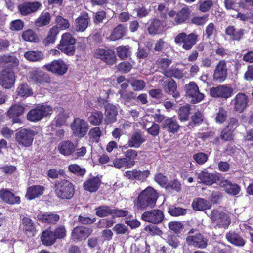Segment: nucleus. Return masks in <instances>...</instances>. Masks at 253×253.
<instances>
[{
	"instance_id": "obj_1",
	"label": "nucleus",
	"mask_w": 253,
	"mask_h": 253,
	"mask_svg": "<svg viewBox=\"0 0 253 253\" xmlns=\"http://www.w3.org/2000/svg\"><path fill=\"white\" fill-rule=\"evenodd\" d=\"M158 199L156 191L151 187H148L138 195L135 205L138 210H145L155 206Z\"/></svg>"
},
{
	"instance_id": "obj_2",
	"label": "nucleus",
	"mask_w": 253,
	"mask_h": 253,
	"mask_svg": "<svg viewBox=\"0 0 253 253\" xmlns=\"http://www.w3.org/2000/svg\"><path fill=\"white\" fill-rule=\"evenodd\" d=\"M54 190L57 197L61 199H70L75 193L74 185L65 179L56 180L55 182Z\"/></svg>"
},
{
	"instance_id": "obj_3",
	"label": "nucleus",
	"mask_w": 253,
	"mask_h": 253,
	"mask_svg": "<svg viewBox=\"0 0 253 253\" xmlns=\"http://www.w3.org/2000/svg\"><path fill=\"white\" fill-rule=\"evenodd\" d=\"M214 228L227 229L231 223V219L229 216L225 212L214 209L207 213Z\"/></svg>"
},
{
	"instance_id": "obj_4",
	"label": "nucleus",
	"mask_w": 253,
	"mask_h": 253,
	"mask_svg": "<svg viewBox=\"0 0 253 253\" xmlns=\"http://www.w3.org/2000/svg\"><path fill=\"white\" fill-rule=\"evenodd\" d=\"M52 107L48 105H39L30 110L27 114L28 120L36 122L52 114Z\"/></svg>"
},
{
	"instance_id": "obj_5",
	"label": "nucleus",
	"mask_w": 253,
	"mask_h": 253,
	"mask_svg": "<svg viewBox=\"0 0 253 253\" xmlns=\"http://www.w3.org/2000/svg\"><path fill=\"white\" fill-rule=\"evenodd\" d=\"M198 35L190 33L187 35L182 32L178 34L174 38L175 43L178 45L182 44V48L185 50H191L198 41Z\"/></svg>"
},
{
	"instance_id": "obj_6",
	"label": "nucleus",
	"mask_w": 253,
	"mask_h": 253,
	"mask_svg": "<svg viewBox=\"0 0 253 253\" xmlns=\"http://www.w3.org/2000/svg\"><path fill=\"white\" fill-rule=\"evenodd\" d=\"M37 132L30 129L23 128L15 133V141L23 147H29L33 143Z\"/></svg>"
},
{
	"instance_id": "obj_7",
	"label": "nucleus",
	"mask_w": 253,
	"mask_h": 253,
	"mask_svg": "<svg viewBox=\"0 0 253 253\" xmlns=\"http://www.w3.org/2000/svg\"><path fill=\"white\" fill-rule=\"evenodd\" d=\"M70 127L74 136L82 138L87 134L89 125L84 119L76 117L71 123Z\"/></svg>"
},
{
	"instance_id": "obj_8",
	"label": "nucleus",
	"mask_w": 253,
	"mask_h": 253,
	"mask_svg": "<svg viewBox=\"0 0 253 253\" xmlns=\"http://www.w3.org/2000/svg\"><path fill=\"white\" fill-rule=\"evenodd\" d=\"M75 43L76 40L71 34L64 33L62 36L58 49L67 55H72L75 51Z\"/></svg>"
},
{
	"instance_id": "obj_9",
	"label": "nucleus",
	"mask_w": 253,
	"mask_h": 253,
	"mask_svg": "<svg viewBox=\"0 0 253 253\" xmlns=\"http://www.w3.org/2000/svg\"><path fill=\"white\" fill-rule=\"evenodd\" d=\"M191 13L188 6L184 5L181 9L176 13L174 10H171L168 12L169 16L171 18L170 19L173 25H177L185 22L189 17Z\"/></svg>"
},
{
	"instance_id": "obj_10",
	"label": "nucleus",
	"mask_w": 253,
	"mask_h": 253,
	"mask_svg": "<svg viewBox=\"0 0 253 253\" xmlns=\"http://www.w3.org/2000/svg\"><path fill=\"white\" fill-rule=\"evenodd\" d=\"M16 77L14 72L5 69L0 72V85L4 89H10L15 85Z\"/></svg>"
},
{
	"instance_id": "obj_11",
	"label": "nucleus",
	"mask_w": 253,
	"mask_h": 253,
	"mask_svg": "<svg viewBox=\"0 0 253 253\" xmlns=\"http://www.w3.org/2000/svg\"><path fill=\"white\" fill-rule=\"evenodd\" d=\"M184 88L186 96L191 98V102L193 103H199L203 99L204 94L200 92L199 87L195 82H190L185 85Z\"/></svg>"
},
{
	"instance_id": "obj_12",
	"label": "nucleus",
	"mask_w": 253,
	"mask_h": 253,
	"mask_svg": "<svg viewBox=\"0 0 253 253\" xmlns=\"http://www.w3.org/2000/svg\"><path fill=\"white\" fill-rule=\"evenodd\" d=\"M185 240L188 245L200 249H205L208 246V239L200 233L188 235Z\"/></svg>"
},
{
	"instance_id": "obj_13",
	"label": "nucleus",
	"mask_w": 253,
	"mask_h": 253,
	"mask_svg": "<svg viewBox=\"0 0 253 253\" xmlns=\"http://www.w3.org/2000/svg\"><path fill=\"white\" fill-rule=\"evenodd\" d=\"M209 93L212 97L226 99L232 96L233 89L227 85H220L211 88Z\"/></svg>"
},
{
	"instance_id": "obj_14",
	"label": "nucleus",
	"mask_w": 253,
	"mask_h": 253,
	"mask_svg": "<svg viewBox=\"0 0 253 253\" xmlns=\"http://www.w3.org/2000/svg\"><path fill=\"white\" fill-rule=\"evenodd\" d=\"M164 218L163 212L159 209H153L145 211L141 216L143 220L155 224L162 222Z\"/></svg>"
},
{
	"instance_id": "obj_15",
	"label": "nucleus",
	"mask_w": 253,
	"mask_h": 253,
	"mask_svg": "<svg viewBox=\"0 0 253 253\" xmlns=\"http://www.w3.org/2000/svg\"><path fill=\"white\" fill-rule=\"evenodd\" d=\"M198 183L208 186H211L219 180L218 174L209 173L207 170H202L196 173Z\"/></svg>"
},
{
	"instance_id": "obj_16",
	"label": "nucleus",
	"mask_w": 253,
	"mask_h": 253,
	"mask_svg": "<svg viewBox=\"0 0 253 253\" xmlns=\"http://www.w3.org/2000/svg\"><path fill=\"white\" fill-rule=\"evenodd\" d=\"M94 56L108 65H113L115 63L116 61L115 52L109 49L98 48L96 49Z\"/></svg>"
},
{
	"instance_id": "obj_17",
	"label": "nucleus",
	"mask_w": 253,
	"mask_h": 253,
	"mask_svg": "<svg viewBox=\"0 0 253 253\" xmlns=\"http://www.w3.org/2000/svg\"><path fill=\"white\" fill-rule=\"evenodd\" d=\"M41 7V3L38 1L24 2L18 5V10L22 16H25L36 12Z\"/></svg>"
},
{
	"instance_id": "obj_18",
	"label": "nucleus",
	"mask_w": 253,
	"mask_h": 253,
	"mask_svg": "<svg viewBox=\"0 0 253 253\" xmlns=\"http://www.w3.org/2000/svg\"><path fill=\"white\" fill-rule=\"evenodd\" d=\"M249 102L248 96L243 93H238L231 101L234 106L233 110L241 113L247 108Z\"/></svg>"
},
{
	"instance_id": "obj_19",
	"label": "nucleus",
	"mask_w": 253,
	"mask_h": 253,
	"mask_svg": "<svg viewBox=\"0 0 253 253\" xmlns=\"http://www.w3.org/2000/svg\"><path fill=\"white\" fill-rule=\"evenodd\" d=\"M45 69L59 75H64L67 71L68 66L62 60H53L51 63L44 65Z\"/></svg>"
},
{
	"instance_id": "obj_20",
	"label": "nucleus",
	"mask_w": 253,
	"mask_h": 253,
	"mask_svg": "<svg viewBox=\"0 0 253 253\" xmlns=\"http://www.w3.org/2000/svg\"><path fill=\"white\" fill-rule=\"evenodd\" d=\"M227 77V63L224 60H220L216 65L214 71L213 78L219 82H223Z\"/></svg>"
},
{
	"instance_id": "obj_21",
	"label": "nucleus",
	"mask_w": 253,
	"mask_h": 253,
	"mask_svg": "<svg viewBox=\"0 0 253 253\" xmlns=\"http://www.w3.org/2000/svg\"><path fill=\"white\" fill-rule=\"evenodd\" d=\"M145 140L143 132L140 130H137L130 136L127 144L129 147L138 148Z\"/></svg>"
},
{
	"instance_id": "obj_22",
	"label": "nucleus",
	"mask_w": 253,
	"mask_h": 253,
	"mask_svg": "<svg viewBox=\"0 0 253 253\" xmlns=\"http://www.w3.org/2000/svg\"><path fill=\"white\" fill-rule=\"evenodd\" d=\"M24 110L25 107L23 106L15 104L9 108L7 111V116L12 119L13 123H19L21 122L19 116L24 113Z\"/></svg>"
},
{
	"instance_id": "obj_23",
	"label": "nucleus",
	"mask_w": 253,
	"mask_h": 253,
	"mask_svg": "<svg viewBox=\"0 0 253 253\" xmlns=\"http://www.w3.org/2000/svg\"><path fill=\"white\" fill-rule=\"evenodd\" d=\"M89 18L86 12L83 13L75 20V24L73 27V30L76 32H84L87 28Z\"/></svg>"
},
{
	"instance_id": "obj_24",
	"label": "nucleus",
	"mask_w": 253,
	"mask_h": 253,
	"mask_svg": "<svg viewBox=\"0 0 253 253\" xmlns=\"http://www.w3.org/2000/svg\"><path fill=\"white\" fill-rule=\"evenodd\" d=\"M220 186L227 194L232 196L238 195L241 191V188L237 184L232 183L227 179L221 180L220 182Z\"/></svg>"
},
{
	"instance_id": "obj_25",
	"label": "nucleus",
	"mask_w": 253,
	"mask_h": 253,
	"mask_svg": "<svg viewBox=\"0 0 253 253\" xmlns=\"http://www.w3.org/2000/svg\"><path fill=\"white\" fill-rule=\"evenodd\" d=\"M101 179L98 176H93L83 183L85 190L90 193L96 192L100 186Z\"/></svg>"
},
{
	"instance_id": "obj_26",
	"label": "nucleus",
	"mask_w": 253,
	"mask_h": 253,
	"mask_svg": "<svg viewBox=\"0 0 253 253\" xmlns=\"http://www.w3.org/2000/svg\"><path fill=\"white\" fill-rule=\"evenodd\" d=\"M37 219L43 223L55 224L59 221L60 216L54 212H41L37 215Z\"/></svg>"
},
{
	"instance_id": "obj_27",
	"label": "nucleus",
	"mask_w": 253,
	"mask_h": 253,
	"mask_svg": "<svg viewBox=\"0 0 253 253\" xmlns=\"http://www.w3.org/2000/svg\"><path fill=\"white\" fill-rule=\"evenodd\" d=\"M106 124H112L116 121V117L118 115L117 108L115 106L111 104H108L105 106Z\"/></svg>"
},
{
	"instance_id": "obj_28",
	"label": "nucleus",
	"mask_w": 253,
	"mask_h": 253,
	"mask_svg": "<svg viewBox=\"0 0 253 253\" xmlns=\"http://www.w3.org/2000/svg\"><path fill=\"white\" fill-rule=\"evenodd\" d=\"M244 30L236 28L234 26H228L225 29V34L232 41H239L243 36Z\"/></svg>"
},
{
	"instance_id": "obj_29",
	"label": "nucleus",
	"mask_w": 253,
	"mask_h": 253,
	"mask_svg": "<svg viewBox=\"0 0 253 253\" xmlns=\"http://www.w3.org/2000/svg\"><path fill=\"white\" fill-rule=\"evenodd\" d=\"M75 148L74 144L70 140L61 142L58 147L59 153L65 156L73 154L75 152Z\"/></svg>"
},
{
	"instance_id": "obj_30",
	"label": "nucleus",
	"mask_w": 253,
	"mask_h": 253,
	"mask_svg": "<svg viewBox=\"0 0 253 253\" xmlns=\"http://www.w3.org/2000/svg\"><path fill=\"white\" fill-rule=\"evenodd\" d=\"M0 197L4 202L9 204L19 203L20 201L19 197L15 196L12 192L6 189L0 190Z\"/></svg>"
},
{
	"instance_id": "obj_31",
	"label": "nucleus",
	"mask_w": 253,
	"mask_h": 253,
	"mask_svg": "<svg viewBox=\"0 0 253 253\" xmlns=\"http://www.w3.org/2000/svg\"><path fill=\"white\" fill-rule=\"evenodd\" d=\"M164 90L165 93L172 95L174 98L180 96L179 93L177 91V84L173 79L164 82Z\"/></svg>"
},
{
	"instance_id": "obj_32",
	"label": "nucleus",
	"mask_w": 253,
	"mask_h": 253,
	"mask_svg": "<svg viewBox=\"0 0 253 253\" xmlns=\"http://www.w3.org/2000/svg\"><path fill=\"white\" fill-rule=\"evenodd\" d=\"M91 231V229L85 227L78 226L74 228L71 235L74 239H85L90 235Z\"/></svg>"
},
{
	"instance_id": "obj_33",
	"label": "nucleus",
	"mask_w": 253,
	"mask_h": 253,
	"mask_svg": "<svg viewBox=\"0 0 253 253\" xmlns=\"http://www.w3.org/2000/svg\"><path fill=\"white\" fill-rule=\"evenodd\" d=\"M44 187L41 185H33L27 190L26 197L28 200H32L39 197L43 194Z\"/></svg>"
},
{
	"instance_id": "obj_34",
	"label": "nucleus",
	"mask_w": 253,
	"mask_h": 253,
	"mask_svg": "<svg viewBox=\"0 0 253 253\" xmlns=\"http://www.w3.org/2000/svg\"><path fill=\"white\" fill-rule=\"evenodd\" d=\"M31 79L39 84L51 82V78L49 76L42 71H34L31 74Z\"/></svg>"
},
{
	"instance_id": "obj_35",
	"label": "nucleus",
	"mask_w": 253,
	"mask_h": 253,
	"mask_svg": "<svg viewBox=\"0 0 253 253\" xmlns=\"http://www.w3.org/2000/svg\"><path fill=\"white\" fill-rule=\"evenodd\" d=\"M193 209L195 211H204L211 207V203L203 198L195 199L192 203Z\"/></svg>"
},
{
	"instance_id": "obj_36",
	"label": "nucleus",
	"mask_w": 253,
	"mask_h": 253,
	"mask_svg": "<svg viewBox=\"0 0 253 253\" xmlns=\"http://www.w3.org/2000/svg\"><path fill=\"white\" fill-rule=\"evenodd\" d=\"M126 33V27L124 24H119L113 29L109 38L112 41H116L121 39Z\"/></svg>"
},
{
	"instance_id": "obj_37",
	"label": "nucleus",
	"mask_w": 253,
	"mask_h": 253,
	"mask_svg": "<svg viewBox=\"0 0 253 253\" xmlns=\"http://www.w3.org/2000/svg\"><path fill=\"white\" fill-rule=\"evenodd\" d=\"M180 126L177 121L173 118H167L164 120L163 128L167 129V130L172 133L177 132Z\"/></svg>"
},
{
	"instance_id": "obj_38",
	"label": "nucleus",
	"mask_w": 253,
	"mask_h": 253,
	"mask_svg": "<svg viewBox=\"0 0 253 253\" xmlns=\"http://www.w3.org/2000/svg\"><path fill=\"white\" fill-rule=\"evenodd\" d=\"M123 158L126 163V167L130 168L135 165V160L137 156V151L133 149L127 150L124 153Z\"/></svg>"
},
{
	"instance_id": "obj_39",
	"label": "nucleus",
	"mask_w": 253,
	"mask_h": 253,
	"mask_svg": "<svg viewBox=\"0 0 253 253\" xmlns=\"http://www.w3.org/2000/svg\"><path fill=\"white\" fill-rule=\"evenodd\" d=\"M224 4L227 9L238 11L239 8L246 9V5L243 0H225Z\"/></svg>"
},
{
	"instance_id": "obj_40",
	"label": "nucleus",
	"mask_w": 253,
	"mask_h": 253,
	"mask_svg": "<svg viewBox=\"0 0 253 253\" xmlns=\"http://www.w3.org/2000/svg\"><path fill=\"white\" fill-rule=\"evenodd\" d=\"M226 239L231 244L239 247H242L245 244V240L235 232H229L226 235Z\"/></svg>"
},
{
	"instance_id": "obj_41",
	"label": "nucleus",
	"mask_w": 253,
	"mask_h": 253,
	"mask_svg": "<svg viewBox=\"0 0 253 253\" xmlns=\"http://www.w3.org/2000/svg\"><path fill=\"white\" fill-rule=\"evenodd\" d=\"M41 239L42 244L46 246L53 245L56 240L53 232L48 230L42 232Z\"/></svg>"
},
{
	"instance_id": "obj_42",
	"label": "nucleus",
	"mask_w": 253,
	"mask_h": 253,
	"mask_svg": "<svg viewBox=\"0 0 253 253\" xmlns=\"http://www.w3.org/2000/svg\"><path fill=\"white\" fill-rule=\"evenodd\" d=\"M58 26H53L49 31L46 38L43 40V43L45 45L53 44L56 40L57 36L59 33Z\"/></svg>"
},
{
	"instance_id": "obj_43",
	"label": "nucleus",
	"mask_w": 253,
	"mask_h": 253,
	"mask_svg": "<svg viewBox=\"0 0 253 253\" xmlns=\"http://www.w3.org/2000/svg\"><path fill=\"white\" fill-rule=\"evenodd\" d=\"M103 119V114L99 111H92L88 117V121L89 123L93 126L100 125Z\"/></svg>"
},
{
	"instance_id": "obj_44",
	"label": "nucleus",
	"mask_w": 253,
	"mask_h": 253,
	"mask_svg": "<svg viewBox=\"0 0 253 253\" xmlns=\"http://www.w3.org/2000/svg\"><path fill=\"white\" fill-rule=\"evenodd\" d=\"M24 57L30 61L37 62L42 60L44 55L39 50H30L25 53Z\"/></svg>"
},
{
	"instance_id": "obj_45",
	"label": "nucleus",
	"mask_w": 253,
	"mask_h": 253,
	"mask_svg": "<svg viewBox=\"0 0 253 253\" xmlns=\"http://www.w3.org/2000/svg\"><path fill=\"white\" fill-rule=\"evenodd\" d=\"M164 74L167 77H174L176 79H180L183 77V71L172 66L170 68L165 70Z\"/></svg>"
},
{
	"instance_id": "obj_46",
	"label": "nucleus",
	"mask_w": 253,
	"mask_h": 253,
	"mask_svg": "<svg viewBox=\"0 0 253 253\" xmlns=\"http://www.w3.org/2000/svg\"><path fill=\"white\" fill-rule=\"evenodd\" d=\"M120 95V99L122 103L126 106H129L132 99L135 100L136 96L134 93L132 91L127 92L125 90H120L118 92Z\"/></svg>"
},
{
	"instance_id": "obj_47",
	"label": "nucleus",
	"mask_w": 253,
	"mask_h": 253,
	"mask_svg": "<svg viewBox=\"0 0 253 253\" xmlns=\"http://www.w3.org/2000/svg\"><path fill=\"white\" fill-rule=\"evenodd\" d=\"M204 117L200 111H197L191 116V122L187 125L189 128H193L195 125L201 124L204 121Z\"/></svg>"
},
{
	"instance_id": "obj_48",
	"label": "nucleus",
	"mask_w": 253,
	"mask_h": 253,
	"mask_svg": "<svg viewBox=\"0 0 253 253\" xmlns=\"http://www.w3.org/2000/svg\"><path fill=\"white\" fill-rule=\"evenodd\" d=\"M51 16L47 12H42L39 17L36 20L35 25L38 27L47 25L50 22Z\"/></svg>"
},
{
	"instance_id": "obj_49",
	"label": "nucleus",
	"mask_w": 253,
	"mask_h": 253,
	"mask_svg": "<svg viewBox=\"0 0 253 253\" xmlns=\"http://www.w3.org/2000/svg\"><path fill=\"white\" fill-rule=\"evenodd\" d=\"M56 109L58 111L59 114L55 118L54 122H55L56 126H61L65 123L66 119L68 116L64 113V110L63 108L59 107Z\"/></svg>"
},
{
	"instance_id": "obj_50",
	"label": "nucleus",
	"mask_w": 253,
	"mask_h": 253,
	"mask_svg": "<svg viewBox=\"0 0 253 253\" xmlns=\"http://www.w3.org/2000/svg\"><path fill=\"white\" fill-rule=\"evenodd\" d=\"M96 215L99 217H104L112 215L113 209L108 206H102L95 209Z\"/></svg>"
},
{
	"instance_id": "obj_51",
	"label": "nucleus",
	"mask_w": 253,
	"mask_h": 253,
	"mask_svg": "<svg viewBox=\"0 0 253 253\" xmlns=\"http://www.w3.org/2000/svg\"><path fill=\"white\" fill-rule=\"evenodd\" d=\"M17 94L21 97H28L32 94V91L27 84H20L17 89Z\"/></svg>"
},
{
	"instance_id": "obj_52",
	"label": "nucleus",
	"mask_w": 253,
	"mask_h": 253,
	"mask_svg": "<svg viewBox=\"0 0 253 253\" xmlns=\"http://www.w3.org/2000/svg\"><path fill=\"white\" fill-rule=\"evenodd\" d=\"M190 112V106L189 104L180 107L178 111V118L181 121L188 120Z\"/></svg>"
},
{
	"instance_id": "obj_53",
	"label": "nucleus",
	"mask_w": 253,
	"mask_h": 253,
	"mask_svg": "<svg viewBox=\"0 0 253 253\" xmlns=\"http://www.w3.org/2000/svg\"><path fill=\"white\" fill-rule=\"evenodd\" d=\"M23 229L25 231L31 232L33 235L36 232V227L33 221L28 217H24L22 219Z\"/></svg>"
},
{
	"instance_id": "obj_54",
	"label": "nucleus",
	"mask_w": 253,
	"mask_h": 253,
	"mask_svg": "<svg viewBox=\"0 0 253 253\" xmlns=\"http://www.w3.org/2000/svg\"><path fill=\"white\" fill-rule=\"evenodd\" d=\"M22 37L25 41L31 42H38V38L36 34L31 29L24 31L22 33Z\"/></svg>"
},
{
	"instance_id": "obj_55",
	"label": "nucleus",
	"mask_w": 253,
	"mask_h": 253,
	"mask_svg": "<svg viewBox=\"0 0 253 253\" xmlns=\"http://www.w3.org/2000/svg\"><path fill=\"white\" fill-rule=\"evenodd\" d=\"M112 214L116 217H126V219H131L133 215L128 211L124 209H113Z\"/></svg>"
},
{
	"instance_id": "obj_56",
	"label": "nucleus",
	"mask_w": 253,
	"mask_h": 253,
	"mask_svg": "<svg viewBox=\"0 0 253 253\" xmlns=\"http://www.w3.org/2000/svg\"><path fill=\"white\" fill-rule=\"evenodd\" d=\"M168 212L171 216H179L185 215L187 213V210L182 208L172 206L169 208Z\"/></svg>"
},
{
	"instance_id": "obj_57",
	"label": "nucleus",
	"mask_w": 253,
	"mask_h": 253,
	"mask_svg": "<svg viewBox=\"0 0 253 253\" xmlns=\"http://www.w3.org/2000/svg\"><path fill=\"white\" fill-rule=\"evenodd\" d=\"M228 113L223 107H220L216 114L215 120L216 122L220 124L223 123L227 119Z\"/></svg>"
},
{
	"instance_id": "obj_58",
	"label": "nucleus",
	"mask_w": 253,
	"mask_h": 253,
	"mask_svg": "<svg viewBox=\"0 0 253 253\" xmlns=\"http://www.w3.org/2000/svg\"><path fill=\"white\" fill-rule=\"evenodd\" d=\"M118 56L121 59H124L131 55L130 48L128 46H120L117 48Z\"/></svg>"
},
{
	"instance_id": "obj_59",
	"label": "nucleus",
	"mask_w": 253,
	"mask_h": 253,
	"mask_svg": "<svg viewBox=\"0 0 253 253\" xmlns=\"http://www.w3.org/2000/svg\"><path fill=\"white\" fill-rule=\"evenodd\" d=\"M68 170L71 173L75 174L78 176H83L86 172L84 168H82L77 164H71L68 166Z\"/></svg>"
},
{
	"instance_id": "obj_60",
	"label": "nucleus",
	"mask_w": 253,
	"mask_h": 253,
	"mask_svg": "<svg viewBox=\"0 0 253 253\" xmlns=\"http://www.w3.org/2000/svg\"><path fill=\"white\" fill-rule=\"evenodd\" d=\"M148 32L151 35L159 34L162 30L160 22L158 20H154L149 26Z\"/></svg>"
},
{
	"instance_id": "obj_61",
	"label": "nucleus",
	"mask_w": 253,
	"mask_h": 253,
	"mask_svg": "<svg viewBox=\"0 0 253 253\" xmlns=\"http://www.w3.org/2000/svg\"><path fill=\"white\" fill-rule=\"evenodd\" d=\"M208 15L194 16L191 20V23L197 26H203L208 21Z\"/></svg>"
},
{
	"instance_id": "obj_62",
	"label": "nucleus",
	"mask_w": 253,
	"mask_h": 253,
	"mask_svg": "<svg viewBox=\"0 0 253 253\" xmlns=\"http://www.w3.org/2000/svg\"><path fill=\"white\" fill-rule=\"evenodd\" d=\"M216 29L215 24L212 22H211L206 26L204 32V35L207 39H210L216 33Z\"/></svg>"
},
{
	"instance_id": "obj_63",
	"label": "nucleus",
	"mask_w": 253,
	"mask_h": 253,
	"mask_svg": "<svg viewBox=\"0 0 253 253\" xmlns=\"http://www.w3.org/2000/svg\"><path fill=\"white\" fill-rule=\"evenodd\" d=\"M101 135L102 131L99 127H95L90 129L88 133L90 138L92 139L93 141L96 142L99 141Z\"/></svg>"
},
{
	"instance_id": "obj_64",
	"label": "nucleus",
	"mask_w": 253,
	"mask_h": 253,
	"mask_svg": "<svg viewBox=\"0 0 253 253\" xmlns=\"http://www.w3.org/2000/svg\"><path fill=\"white\" fill-rule=\"evenodd\" d=\"M24 26V22L21 19H16L10 22L9 28L12 31H19L21 30Z\"/></svg>"
}]
</instances>
